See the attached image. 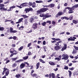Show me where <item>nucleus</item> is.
<instances>
[{"label": "nucleus", "instance_id": "obj_1", "mask_svg": "<svg viewBox=\"0 0 78 78\" xmlns=\"http://www.w3.org/2000/svg\"><path fill=\"white\" fill-rule=\"evenodd\" d=\"M66 9H70V10L68 12L69 14H70L71 13H73V12L72 11L73 10L75 9V8H73L72 7H67L66 8Z\"/></svg>", "mask_w": 78, "mask_h": 78}, {"label": "nucleus", "instance_id": "obj_2", "mask_svg": "<svg viewBox=\"0 0 78 78\" xmlns=\"http://www.w3.org/2000/svg\"><path fill=\"white\" fill-rule=\"evenodd\" d=\"M62 56L63 57L62 58V59L67 60V59H68V58H69V56L67 54H63L62 55Z\"/></svg>", "mask_w": 78, "mask_h": 78}, {"label": "nucleus", "instance_id": "obj_3", "mask_svg": "<svg viewBox=\"0 0 78 78\" xmlns=\"http://www.w3.org/2000/svg\"><path fill=\"white\" fill-rule=\"evenodd\" d=\"M64 14V12H62L61 11H60L55 16V17H58L60 16H61L62 15H63Z\"/></svg>", "mask_w": 78, "mask_h": 78}, {"label": "nucleus", "instance_id": "obj_4", "mask_svg": "<svg viewBox=\"0 0 78 78\" xmlns=\"http://www.w3.org/2000/svg\"><path fill=\"white\" fill-rule=\"evenodd\" d=\"M33 9L32 8H26L25 9V11L26 13L28 12H29V11H33Z\"/></svg>", "mask_w": 78, "mask_h": 78}, {"label": "nucleus", "instance_id": "obj_5", "mask_svg": "<svg viewBox=\"0 0 78 78\" xmlns=\"http://www.w3.org/2000/svg\"><path fill=\"white\" fill-rule=\"evenodd\" d=\"M10 33H17V30H14L13 28L12 27H10Z\"/></svg>", "mask_w": 78, "mask_h": 78}, {"label": "nucleus", "instance_id": "obj_6", "mask_svg": "<svg viewBox=\"0 0 78 78\" xmlns=\"http://www.w3.org/2000/svg\"><path fill=\"white\" fill-rule=\"evenodd\" d=\"M32 28L34 30H36V29H37V24L36 23H34L32 25Z\"/></svg>", "mask_w": 78, "mask_h": 78}, {"label": "nucleus", "instance_id": "obj_7", "mask_svg": "<svg viewBox=\"0 0 78 78\" xmlns=\"http://www.w3.org/2000/svg\"><path fill=\"white\" fill-rule=\"evenodd\" d=\"M61 48L59 46H55L54 47V49L56 51H58Z\"/></svg>", "mask_w": 78, "mask_h": 78}, {"label": "nucleus", "instance_id": "obj_8", "mask_svg": "<svg viewBox=\"0 0 78 78\" xmlns=\"http://www.w3.org/2000/svg\"><path fill=\"white\" fill-rule=\"evenodd\" d=\"M41 9L42 12H44L45 11H46L47 10H48V9L45 8H42Z\"/></svg>", "mask_w": 78, "mask_h": 78}, {"label": "nucleus", "instance_id": "obj_9", "mask_svg": "<svg viewBox=\"0 0 78 78\" xmlns=\"http://www.w3.org/2000/svg\"><path fill=\"white\" fill-rule=\"evenodd\" d=\"M10 53H13L14 52H16V51L14 50V48H12L10 50Z\"/></svg>", "mask_w": 78, "mask_h": 78}, {"label": "nucleus", "instance_id": "obj_10", "mask_svg": "<svg viewBox=\"0 0 78 78\" xmlns=\"http://www.w3.org/2000/svg\"><path fill=\"white\" fill-rule=\"evenodd\" d=\"M16 8V6L15 5H13V6L10 7V8L9 9H8L7 10V11H12V10L11 9H13V8Z\"/></svg>", "mask_w": 78, "mask_h": 78}, {"label": "nucleus", "instance_id": "obj_11", "mask_svg": "<svg viewBox=\"0 0 78 78\" xmlns=\"http://www.w3.org/2000/svg\"><path fill=\"white\" fill-rule=\"evenodd\" d=\"M31 76H32L33 78L34 77H35L36 78H38V77L37 76V74L34 73L33 74H31Z\"/></svg>", "mask_w": 78, "mask_h": 78}, {"label": "nucleus", "instance_id": "obj_12", "mask_svg": "<svg viewBox=\"0 0 78 78\" xmlns=\"http://www.w3.org/2000/svg\"><path fill=\"white\" fill-rule=\"evenodd\" d=\"M25 66V64L24 63H22L20 66V69H23Z\"/></svg>", "mask_w": 78, "mask_h": 78}, {"label": "nucleus", "instance_id": "obj_13", "mask_svg": "<svg viewBox=\"0 0 78 78\" xmlns=\"http://www.w3.org/2000/svg\"><path fill=\"white\" fill-rule=\"evenodd\" d=\"M67 48V44H65V45L63 47L61 50L62 51H64V50H66Z\"/></svg>", "mask_w": 78, "mask_h": 78}, {"label": "nucleus", "instance_id": "obj_14", "mask_svg": "<svg viewBox=\"0 0 78 78\" xmlns=\"http://www.w3.org/2000/svg\"><path fill=\"white\" fill-rule=\"evenodd\" d=\"M0 10L1 11H6L7 9L5 8L4 7H0Z\"/></svg>", "mask_w": 78, "mask_h": 78}, {"label": "nucleus", "instance_id": "obj_15", "mask_svg": "<svg viewBox=\"0 0 78 78\" xmlns=\"http://www.w3.org/2000/svg\"><path fill=\"white\" fill-rule=\"evenodd\" d=\"M23 61V59H20L16 61L15 62H17V63H18V62H21Z\"/></svg>", "mask_w": 78, "mask_h": 78}, {"label": "nucleus", "instance_id": "obj_16", "mask_svg": "<svg viewBox=\"0 0 78 78\" xmlns=\"http://www.w3.org/2000/svg\"><path fill=\"white\" fill-rule=\"evenodd\" d=\"M51 16H50L48 13H47L44 15V17L46 18H48V17H50Z\"/></svg>", "mask_w": 78, "mask_h": 78}, {"label": "nucleus", "instance_id": "obj_17", "mask_svg": "<svg viewBox=\"0 0 78 78\" xmlns=\"http://www.w3.org/2000/svg\"><path fill=\"white\" fill-rule=\"evenodd\" d=\"M40 65V63L39 62H38V63H37L36 64V69H39V65Z\"/></svg>", "mask_w": 78, "mask_h": 78}, {"label": "nucleus", "instance_id": "obj_18", "mask_svg": "<svg viewBox=\"0 0 78 78\" xmlns=\"http://www.w3.org/2000/svg\"><path fill=\"white\" fill-rule=\"evenodd\" d=\"M49 5L50 8H53V7L55 6V4H51Z\"/></svg>", "mask_w": 78, "mask_h": 78}, {"label": "nucleus", "instance_id": "obj_19", "mask_svg": "<svg viewBox=\"0 0 78 78\" xmlns=\"http://www.w3.org/2000/svg\"><path fill=\"white\" fill-rule=\"evenodd\" d=\"M61 42H62V41H59L58 42H57V43H55V44L56 45H57V46H58V45H59V44H60Z\"/></svg>", "mask_w": 78, "mask_h": 78}, {"label": "nucleus", "instance_id": "obj_20", "mask_svg": "<svg viewBox=\"0 0 78 78\" xmlns=\"http://www.w3.org/2000/svg\"><path fill=\"white\" fill-rule=\"evenodd\" d=\"M37 12L38 14H41V13H42V11H41V9H40V10H38L37 11Z\"/></svg>", "mask_w": 78, "mask_h": 78}, {"label": "nucleus", "instance_id": "obj_21", "mask_svg": "<svg viewBox=\"0 0 78 78\" xmlns=\"http://www.w3.org/2000/svg\"><path fill=\"white\" fill-rule=\"evenodd\" d=\"M49 63L50 64V65H51V66H55V63L51 62H50Z\"/></svg>", "mask_w": 78, "mask_h": 78}, {"label": "nucleus", "instance_id": "obj_22", "mask_svg": "<svg viewBox=\"0 0 78 78\" xmlns=\"http://www.w3.org/2000/svg\"><path fill=\"white\" fill-rule=\"evenodd\" d=\"M28 58V56H25L23 58V59H24V60H27Z\"/></svg>", "mask_w": 78, "mask_h": 78}, {"label": "nucleus", "instance_id": "obj_23", "mask_svg": "<svg viewBox=\"0 0 78 78\" xmlns=\"http://www.w3.org/2000/svg\"><path fill=\"white\" fill-rule=\"evenodd\" d=\"M52 39L54 40V41H61V39L59 38H52Z\"/></svg>", "mask_w": 78, "mask_h": 78}, {"label": "nucleus", "instance_id": "obj_24", "mask_svg": "<svg viewBox=\"0 0 78 78\" xmlns=\"http://www.w3.org/2000/svg\"><path fill=\"white\" fill-rule=\"evenodd\" d=\"M36 2L38 3H43L44 2L42 1H36Z\"/></svg>", "mask_w": 78, "mask_h": 78}, {"label": "nucleus", "instance_id": "obj_25", "mask_svg": "<svg viewBox=\"0 0 78 78\" xmlns=\"http://www.w3.org/2000/svg\"><path fill=\"white\" fill-rule=\"evenodd\" d=\"M39 61H40V62H42V63H43V64H44V63H45V62H44V60H43L41 59H39Z\"/></svg>", "mask_w": 78, "mask_h": 78}, {"label": "nucleus", "instance_id": "obj_26", "mask_svg": "<svg viewBox=\"0 0 78 78\" xmlns=\"http://www.w3.org/2000/svg\"><path fill=\"white\" fill-rule=\"evenodd\" d=\"M17 58L16 57L15 58H12L11 59L12 60V61H16V60H17Z\"/></svg>", "mask_w": 78, "mask_h": 78}, {"label": "nucleus", "instance_id": "obj_27", "mask_svg": "<svg viewBox=\"0 0 78 78\" xmlns=\"http://www.w3.org/2000/svg\"><path fill=\"white\" fill-rule=\"evenodd\" d=\"M72 53L73 54H76V50L75 49H74Z\"/></svg>", "mask_w": 78, "mask_h": 78}, {"label": "nucleus", "instance_id": "obj_28", "mask_svg": "<svg viewBox=\"0 0 78 78\" xmlns=\"http://www.w3.org/2000/svg\"><path fill=\"white\" fill-rule=\"evenodd\" d=\"M23 48V46H22L18 50L19 51H21L22 49Z\"/></svg>", "mask_w": 78, "mask_h": 78}, {"label": "nucleus", "instance_id": "obj_29", "mask_svg": "<svg viewBox=\"0 0 78 78\" xmlns=\"http://www.w3.org/2000/svg\"><path fill=\"white\" fill-rule=\"evenodd\" d=\"M20 6H23V7L26 6V5H25V3H23V4H22L20 5Z\"/></svg>", "mask_w": 78, "mask_h": 78}, {"label": "nucleus", "instance_id": "obj_30", "mask_svg": "<svg viewBox=\"0 0 78 78\" xmlns=\"http://www.w3.org/2000/svg\"><path fill=\"white\" fill-rule=\"evenodd\" d=\"M68 72H69V77H70L71 76V75H72V72L70 71H68Z\"/></svg>", "mask_w": 78, "mask_h": 78}, {"label": "nucleus", "instance_id": "obj_31", "mask_svg": "<svg viewBox=\"0 0 78 78\" xmlns=\"http://www.w3.org/2000/svg\"><path fill=\"white\" fill-rule=\"evenodd\" d=\"M78 4H77L72 7V8H78Z\"/></svg>", "mask_w": 78, "mask_h": 78}, {"label": "nucleus", "instance_id": "obj_32", "mask_svg": "<svg viewBox=\"0 0 78 78\" xmlns=\"http://www.w3.org/2000/svg\"><path fill=\"white\" fill-rule=\"evenodd\" d=\"M46 23H47L46 22H44L43 23H41V25L43 26H45V25H46Z\"/></svg>", "mask_w": 78, "mask_h": 78}, {"label": "nucleus", "instance_id": "obj_33", "mask_svg": "<svg viewBox=\"0 0 78 78\" xmlns=\"http://www.w3.org/2000/svg\"><path fill=\"white\" fill-rule=\"evenodd\" d=\"M64 69H66V70H68L69 68H68V66H64Z\"/></svg>", "mask_w": 78, "mask_h": 78}, {"label": "nucleus", "instance_id": "obj_34", "mask_svg": "<svg viewBox=\"0 0 78 78\" xmlns=\"http://www.w3.org/2000/svg\"><path fill=\"white\" fill-rule=\"evenodd\" d=\"M16 78H19L20 76V74H16Z\"/></svg>", "mask_w": 78, "mask_h": 78}, {"label": "nucleus", "instance_id": "obj_35", "mask_svg": "<svg viewBox=\"0 0 78 78\" xmlns=\"http://www.w3.org/2000/svg\"><path fill=\"white\" fill-rule=\"evenodd\" d=\"M9 70H8L5 73V75L6 76H8L9 74Z\"/></svg>", "mask_w": 78, "mask_h": 78}, {"label": "nucleus", "instance_id": "obj_36", "mask_svg": "<svg viewBox=\"0 0 78 78\" xmlns=\"http://www.w3.org/2000/svg\"><path fill=\"white\" fill-rule=\"evenodd\" d=\"M40 17H45V14L44 13L41 14L40 15Z\"/></svg>", "mask_w": 78, "mask_h": 78}, {"label": "nucleus", "instance_id": "obj_37", "mask_svg": "<svg viewBox=\"0 0 78 78\" xmlns=\"http://www.w3.org/2000/svg\"><path fill=\"white\" fill-rule=\"evenodd\" d=\"M73 22L74 23H75V24H76V23H77V21L74 20H73Z\"/></svg>", "mask_w": 78, "mask_h": 78}, {"label": "nucleus", "instance_id": "obj_38", "mask_svg": "<svg viewBox=\"0 0 78 78\" xmlns=\"http://www.w3.org/2000/svg\"><path fill=\"white\" fill-rule=\"evenodd\" d=\"M69 20H73V16L72 15L70 16L69 17Z\"/></svg>", "mask_w": 78, "mask_h": 78}, {"label": "nucleus", "instance_id": "obj_39", "mask_svg": "<svg viewBox=\"0 0 78 78\" xmlns=\"http://www.w3.org/2000/svg\"><path fill=\"white\" fill-rule=\"evenodd\" d=\"M22 16V17H23L24 19H25L26 18H27L28 17V16L25 15H23Z\"/></svg>", "mask_w": 78, "mask_h": 78}, {"label": "nucleus", "instance_id": "obj_40", "mask_svg": "<svg viewBox=\"0 0 78 78\" xmlns=\"http://www.w3.org/2000/svg\"><path fill=\"white\" fill-rule=\"evenodd\" d=\"M12 66L13 67H16L17 66V64L16 63H14L13 64Z\"/></svg>", "mask_w": 78, "mask_h": 78}, {"label": "nucleus", "instance_id": "obj_41", "mask_svg": "<svg viewBox=\"0 0 78 78\" xmlns=\"http://www.w3.org/2000/svg\"><path fill=\"white\" fill-rule=\"evenodd\" d=\"M46 23H48L49 24H51V22L50 21L48 20L46 21Z\"/></svg>", "mask_w": 78, "mask_h": 78}, {"label": "nucleus", "instance_id": "obj_42", "mask_svg": "<svg viewBox=\"0 0 78 78\" xmlns=\"http://www.w3.org/2000/svg\"><path fill=\"white\" fill-rule=\"evenodd\" d=\"M55 60H58V61H60L61 60V59H60L59 58H55Z\"/></svg>", "mask_w": 78, "mask_h": 78}, {"label": "nucleus", "instance_id": "obj_43", "mask_svg": "<svg viewBox=\"0 0 78 78\" xmlns=\"http://www.w3.org/2000/svg\"><path fill=\"white\" fill-rule=\"evenodd\" d=\"M5 30V28H4V27H1L0 29V30L1 31H3Z\"/></svg>", "mask_w": 78, "mask_h": 78}, {"label": "nucleus", "instance_id": "obj_44", "mask_svg": "<svg viewBox=\"0 0 78 78\" xmlns=\"http://www.w3.org/2000/svg\"><path fill=\"white\" fill-rule=\"evenodd\" d=\"M3 70H4V71H5V72H6V70H8V69L6 68H4L3 69Z\"/></svg>", "mask_w": 78, "mask_h": 78}, {"label": "nucleus", "instance_id": "obj_45", "mask_svg": "<svg viewBox=\"0 0 78 78\" xmlns=\"http://www.w3.org/2000/svg\"><path fill=\"white\" fill-rule=\"evenodd\" d=\"M52 78H55V74L52 73Z\"/></svg>", "mask_w": 78, "mask_h": 78}, {"label": "nucleus", "instance_id": "obj_46", "mask_svg": "<svg viewBox=\"0 0 78 78\" xmlns=\"http://www.w3.org/2000/svg\"><path fill=\"white\" fill-rule=\"evenodd\" d=\"M74 47L75 49H76V50H78V47L76 46H74Z\"/></svg>", "mask_w": 78, "mask_h": 78}, {"label": "nucleus", "instance_id": "obj_47", "mask_svg": "<svg viewBox=\"0 0 78 78\" xmlns=\"http://www.w3.org/2000/svg\"><path fill=\"white\" fill-rule=\"evenodd\" d=\"M4 6H5L4 4H0V7H4Z\"/></svg>", "mask_w": 78, "mask_h": 78}, {"label": "nucleus", "instance_id": "obj_48", "mask_svg": "<svg viewBox=\"0 0 78 78\" xmlns=\"http://www.w3.org/2000/svg\"><path fill=\"white\" fill-rule=\"evenodd\" d=\"M16 52H15V53H13V55H17L18 53V52H17V51H16Z\"/></svg>", "mask_w": 78, "mask_h": 78}, {"label": "nucleus", "instance_id": "obj_49", "mask_svg": "<svg viewBox=\"0 0 78 78\" xmlns=\"http://www.w3.org/2000/svg\"><path fill=\"white\" fill-rule=\"evenodd\" d=\"M44 8H48L49 7V5H45L44 6H43Z\"/></svg>", "mask_w": 78, "mask_h": 78}, {"label": "nucleus", "instance_id": "obj_50", "mask_svg": "<svg viewBox=\"0 0 78 78\" xmlns=\"http://www.w3.org/2000/svg\"><path fill=\"white\" fill-rule=\"evenodd\" d=\"M52 23L53 25H55V24H56V23L55 22L53 21L52 22Z\"/></svg>", "mask_w": 78, "mask_h": 78}, {"label": "nucleus", "instance_id": "obj_51", "mask_svg": "<svg viewBox=\"0 0 78 78\" xmlns=\"http://www.w3.org/2000/svg\"><path fill=\"white\" fill-rule=\"evenodd\" d=\"M76 39V37H73V38L72 37V41H75V39Z\"/></svg>", "mask_w": 78, "mask_h": 78}, {"label": "nucleus", "instance_id": "obj_52", "mask_svg": "<svg viewBox=\"0 0 78 78\" xmlns=\"http://www.w3.org/2000/svg\"><path fill=\"white\" fill-rule=\"evenodd\" d=\"M72 37H71L70 38H68V41H72Z\"/></svg>", "mask_w": 78, "mask_h": 78}, {"label": "nucleus", "instance_id": "obj_53", "mask_svg": "<svg viewBox=\"0 0 78 78\" xmlns=\"http://www.w3.org/2000/svg\"><path fill=\"white\" fill-rule=\"evenodd\" d=\"M31 43H30L29 44H28L27 47H30V46H31Z\"/></svg>", "mask_w": 78, "mask_h": 78}, {"label": "nucleus", "instance_id": "obj_54", "mask_svg": "<svg viewBox=\"0 0 78 78\" xmlns=\"http://www.w3.org/2000/svg\"><path fill=\"white\" fill-rule=\"evenodd\" d=\"M23 19L22 18H21L19 20V21L20 22H21L22 21V20H23Z\"/></svg>", "mask_w": 78, "mask_h": 78}, {"label": "nucleus", "instance_id": "obj_55", "mask_svg": "<svg viewBox=\"0 0 78 78\" xmlns=\"http://www.w3.org/2000/svg\"><path fill=\"white\" fill-rule=\"evenodd\" d=\"M16 38H17V37H16V36H14L13 37V39L14 40H16Z\"/></svg>", "mask_w": 78, "mask_h": 78}, {"label": "nucleus", "instance_id": "obj_56", "mask_svg": "<svg viewBox=\"0 0 78 78\" xmlns=\"http://www.w3.org/2000/svg\"><path fill=\"white\" fill-rule=\"evenodd\" d=\"M65 19H66V20H69V18L65 16Z\"/></svg>", "mask_w": 78, "mask_h": 78}, {"label": "nucleus", "instance_id": "obj_57", "mask_svg": "<svg viewBox=\"0 0 78 78\" xmlns=\"http://www.w3.org/2000/svg\"><path fill=\"white\" fill-rule=\"evenodd\" d=\"M43 49H44V51H47V50H46V49H47V48L45 47H43Z\"/></svg>", "mask_w": 78, "mask_h": 78}, {"label": "nucleus", "instance_id": "obj_58", "mask_svg": "<svg viewBox=\"0 0 78 78\" xmlns=\"http://www.w3.org/2000/svg\"><path fill=\"white\" fill-rule=\"evenodd\" d=\"M29 5L30 6H32V2H29Z\"/></svg>", "mask_w": 78, "mask_h": 78}, {"label": "nucleus", "instance_id": "obj_59", "mask_svg": "<svg viewBox=\"0 0 78 78\" xmlns=\"http://www.w3.org/2000/svg\"><path fill=\"white\" fill-rule=\"evenodd\" d=\"M28 23L27 22V21H25V24L26 25H28Z\"/></svg>", "mask_w": 78, "mask_h": 78}, {"label": "nucleus", "instance_id": "obj_60", "mask_svg": "<svg viewBox=\"0 0 78 78\" xmlns=\"http://www.w3.org/2000/svg\"><path fill=\"white\" fill-rule=\"evenodd\" d=\"M12 47H16V44H12Z\"/></svg>", "mask_w": 78, "mask_h": 78}, {"label": "nucleus", "instance_id": "obj_61", "mask_svg": "<svg viewBox=\"0 0 78 78\" xmlns=\"http://www.w3.org/2000/svg\"><path fill=\"white\" fill-rule=\"evenodd\" d=\"M31 52L30 51H29L28 53V55H31Z\"/></svg>", "mask_w": 78, "mask_h": 78}, {"label": "nucleus", "instance_id": "obj_62", "mask_svg": "<svg viewBox=\"0 0 78 78\" xmlns=\"http://www.w3.org/2000/svg\"><path fill=\"white\" fill-rule=\"evenodd\" d=\"M34 18H31L30 19V20L31 21H33V20H34Z\"/></svg>", "mask_w": 78, "mask_h": 78}, {"label": "nucleus", "instance_id": "obj_63", "mask_svg": "<svg viewBox=\"0 0 78 78\" xmlns=\"http://www.w3.org/2000/svg\"><path fill=\"white\" fill-rule=\"evenodd\" d=\"M10 62V61H9V60H8L5 63L7 64V63H8V62Z\"/></svg>", "mask_w": 78, "mask_h": 78}, {"label": "nucleus", "instance_id": "obj_64", "mask_svg": "<svg viewBox=\"0 0 78 78\" xmlns=\"http://www.w3.org/2000/svg\"><path fill=\"white\" fill-rule=\"evenodd\" d=\"M69 66H72V63H70L69 64Z\"/></svg>", "mask_w": 78, "mask_h": 78}]
</instances>
